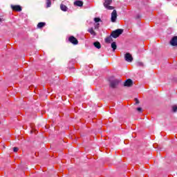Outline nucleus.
Here are the masks:
<instances>
[{
    "instance_id": "obj_12",
    "label": "nucleus",
    "mask_w": 177,
    "mask_h": 177,
    "mask_svg": "<svg viewBox=\"0 0 177 177\" xmlns=\"http://www.w3.org/2000/svg\"><path fill=\"white\" fill-rule=\"evenodd\" d=\"M60 9L63 12H67V10H68V8H67V6H66V5H64V4L60 5Z\"/></svg>"
},
{
    "instance_id": "obj_6",
    "label": "nucleus",
    "mask_w": 177,
    "mask_h": 177,
    "mask_svg": "<svg viewBox=\"0 0 177 177\" xmlns=\"http://www.w3.org/2000/svg\"><path fill=\"white\" fill-rule=\"evenodd\" d=\"M124 59L126 62H133V57H132V55H131V53H127L125 54Z\"/></svg>"
},
{
    "instance_id": "obj_7",
    "label": "nucleus",
    "mask_w": 177,
    "mask_h": 177,
    "mask_svg": "<svg viewBox=\"0 0 177 177\" xmlns=\"http://www.w3.org/2000/svg\"><path fill=\"white\" fill-rule=\"evenodd\" d=\"M132 85H133V82L131 79H128L124 83V86H127L128 88H131V86H132Z\"/></svg>"
},
{
    "instance_id": "obj_13",
    "label": "nucleus",
    "mask_w": 177,
    "mask_h": 177,
    "mask_svg": "<svg viewBox=\"0 0 177 177\" xmlns=\"http://www.w3.org/2000/svg\"><path fill=\"white\" fill-rule=\"evenodd\" d=\"M88 32L93 37H96V32L93 30V28H91L88 30Z\"/></svg>"
},
{
    "instance_id": "obj_19",
    "label": "nucleus",
    "mask_w": 177,
    "mask_h": 177,
    "mask_svg": "<svg viewBox=\"0 0 177 177\" xmlns=\"http://www.w3.org/2000/svg\"><path fill=\"white\" fill-rule=\"evenodd\" d=\"M136 66H137V67H143V63L138 62L136 63Z\"/></svg>"
},
{
    "instance_id": "obj_21",
    "label": "nucleus",
    "mask_w": 177,
    "mask_h": 177,
    "mask_svg": "<svg viewBox=\"0 0 177 177\" xmlns=\"http://www.w3.org/2000/svg\"><path fill=\"white\" fill-rule=\"evenodd\" d=\"M172 110H173L174 113H176V111H177V106L176 105L173 106H172Z\"/></svg>"
},
{
    "instance_id": "obj_10",
    "label": "nucleus",
    "mask_w": 177,
    "mask_h": 177,
    "mask_svg": "<svg viewBox=\"0 0 177 177\" xmlns=\"http://www.w3.org/2000/svg\"><path fill=\"white\" fill-rule=\"evenodd\" d=\"M73 5L75 6H80V7H82V6H84V2L82 1H75L73 3Z\"/></svg>"
},
{
    "instance_id": "obj_18",
    "label": "nucleus",
    "mask_w": 177,
    "mask_h": 177,
    "mask_svg": "<svg viewBox=\"0 0 177 177\" xmlns=\"http://www.w3.org/2000/svg\"><path fill=\"white\" fill-rule=\"evenodd\" d=\"M52 5V1L50 0H46V8H50Z\"/></svg>"
},
{
    "instance_id": "obj_25",
    "label": "nucleus",
    "mask_w": 177,
    "mask_h": 177,
    "mask_svg": "<svg viewBox=\"0 0 177 177\" xmlns=\"http://www.w3.org/2000/svg\"><path fill=\"white\" fill-rule=\"evenodd\" d=\"M137 111L142 113V108H140V107L137 108Z\"/></svg>"
},
{
    "instance_id": "obj_15",
    "label": "nucleus",
    "mask_w": 177,
    "mask_h": 177,
    "mask_svg": "<svg viewBox=\"0 0 177 177\" xmlns=\"http://www.w3.org/2000/svg\"><path fill=\"white\" fill-rule=\"evenodd\" d=\"M45 26H46L45 22H40L37 24V28H43V27H45Z\"/></svg>"
},
{
    "instance_id": "obj_3",
    "label": "nucleus",
    "mask_w": 177,
    "mask_h": 177,
    "mask_svg": "<svg viewBox=\"0 0 177 177\" xmlns=\"http://www.w3.org/2000/svg\"><path fill=\"white\" fill-rule=\"evenodd\" d=\"M111 3H113V0H104V6L108 10H113V9H114V7L111 6H109V5H111Z\"/></svg>"
},
{
    "instance_id": "obj_23",
    "label": "nucleus",
    "mask_w": 177,
    "mask_h": 177,
    "mask_svg": "<svg viewBox=\"0 0 177 177\" xmlns=\"http://www.w3.org/2000/svg\"><path fill=\"white\" fill-rule=\"evenodd\" d=\"M100 26V23L96 24L95 25V29L99 28V26Z\"/></svg>"
},
{
    "instance_id": "obj_16",
    "label": "nucleus",
    "mask_w": 177,
    "mask_h": 177,
    "mask_svg": "<svg viewBox=\"0 0 177 177\" xmlns=\"http://www.w3.org/2000/svg\"><path fill=\"white\" fill-rule=\"evenodd\" d=\"M111 37L112 36H109L105 39V42H106V44H110L111 42H113V38Z\"/></svg>"
},
{
    "instance_id": "obj_24",
    "label": "nucleus",
    "mask_w": 177,
    "mask_h": 177,
    "mask_svg": "<svg viewBox=\"0 0 177 177\" xmlns=\"http://www.w3.org/2000/svg\"><path fill=\"white\" fill-rule=\"evenodd\" d=\"M134 100L136 102V104H139V100L138 98H135Z\"/></svg>"
},
{
    "instance_id": "obj_1",
    "label": "nucleus",
    "mask_w": 177,
    "mask_h": 177,
    "mask_svg": "<svg viewBox=\"0 0 177 177\" xmlns=\"http://www.w3.org/2000/svg\"><path fill=\"white\" fill-rule=\"evenodd\" d=\"M109 86L113 89H115L118 85H120V82H121V80L116 79L114 77H111L109 80Z\"/></svg>"
},
{
    "instance_id": "obj_9",
    "label": "nucleus",
    "mask_w": 177,
    "mask_h": 177,
    "mask_svg": "<svg viewBox=\"0 0 177 177\" xmlns=\"http://www.w3.org/2000/svg\"><path fill=\"white\" fill-rule=\"evenodd\" d=\"M170 44L172 46H177V36H174L170 41Z\"/></svg>"
},
{
    "instance_id": "obj_22",
    "label": "nucleus",
    "mask_w": 177,
    "mask_h": 177,
    "mask_svg": "<svg viewBox=\"0 0 177 177\" xmlns=\"http://www.w3.org/2000/svg\"><path fill=\"white\" fill-rule=\"evenodd\" d=\"M13 151H15V153H17V151H19V148L18 147H14L13 148Z\"/></svg>"
},
{
    "instance_id": "obj_17",
    "label": "nucleus",
    "mask_w": 177,
    "mask_h": 177,
    "mask_svg": "<svg viewBox=\"0 0 177 177\" xmlns=\"http://www.w3.org/2000/svg\"><path fill=\"white\" fill-rule=\"evenodd\" d=\"M111 48H112L113 52L115 50V49H117V44L115 43V41L112 42Z\"/></svg>"
},
{
    "instance_id": "obj_5",
    "label": "nucleus",
    "mask_w": 177,
    "mask_h": 177,
    "mask_svg": "<svg viewBox=\"0 0 177 177\" xmlns=\"http://www.w3.org/2000/svg\"><path fill=\"white\" fill-rule=\"evenodd\" d=\"M111 20L112 23H115L117 21V10H113L112 13H111Z\"/></svg>"
},
{
    "instance_id": "obj_8",
    "label": "nucleus",
    "mask_w": 177,
    "mask_h": 177,
    "mask_svg": "<svg viewBox=\"0 0 177 177\" xmlns=\"http://www.w3.org/2000/svg\"><path fill=\"white\" fill-rule=\"evenodd\" d=\"M11 8L14 12H21L22 8L21 6L17 5V6H11Z\"/></svg>"
},
{
    "instance_id": "obj_2",
    "label": "nucleus",
    "mask_w": 177,
    "mask_h": 177,
    "mask_svg": "<svg viewBox=\"0 0 177 177\" xmlns=\"http://www.w3.org/2000/svg\"><path fill=\"white\" fill-rule=\"evenodd\" d=\"M124 32V30L122 29H117L115 30L112 31L111 33V37L113 38H118L121 34Z\"/></svg>"
},
{
    "instance_id": "obj_4",
    "label": "nucleus",
    "mask_w": 177,
    "mask_h": 177,
    "mask_svg": "<svg viewBox=\"0 0 177 177\" xmlns=\"http://www.w3.org/2000/svg\"><path fill=\"white\" fill-rule=\"evenodd\" d=\"M68 41L71 42V44H73V45H78V39H77L74 36H70Z\"/></svg>"
},
{
    "instance_id": "obj_27",
    "label": "nucleus",
    "mask_w": 177,
    "mask_h": 177,
    "mask_svg": "<svg viewBox=\"0 0 177 177\" xmlns=\"http://www.w3.org/2000/svg\"><path fill=\"white\" fill-rule=\"evenodd\" d=\"M167 1H171V0H167Z\"/></svg>"
},
{
    "instance_id": "obj_14",
    "label": "nucleus",
    "mask_w": 177,
    "mask_h": 177,
    "mask_svg": "<svg viewBox=\"0 0 177 177\" xmlns=\"http://www.w3.org/2000/svg\"><path fill=\"white\" fill-rule=\"evenodd\" d=\"M93 45H94L95 48H97V49H100V48H102V45L100 44V42H99V41L94 42Z\"/></svg>"
},
{
    "instance_id": "obj_26",
    "label": "nucleus",
    "mask_w": 177,
    "mask_h": 177,
    "mask_svg": "<svg viewBox=\"0 0 177 177\" xmlns=\"http://www.w3.org/2000/svg\"><path fill=\"white\" fill-rule=\"evenodd\" d=\"M0 21H2V19L0 18Z\"/></svg>"
},
{
    "instance_id": "obj_11",
    "label": "nucleus",
    "mask_w": 177,
    "mask_h": 177,
    "mask_svg": "<svg viewBox=\"0 0 177 177\" xmlns=\"http://www.w3.org/2000/svg\"><path fill=\"white\" fill-rule=\"evenodd\" d=\"M68 68L69 70H73V68H75L74 67V60L70 61L68 62Z\"/></svg>"
},
{
    "instance_id": "obj_20",
    "label": "nucleus",
    "mask_w": 177,
    "mask_h": 177,
    "mask_svg": "<svg viewBox=\"0 0 177 177\" xmlns=\"http://www.w3.org/2000/svg\"><path fill=\"white\" fill-rule=\"evenodd\" d=\"M94 21L95 23H99V21H102V19H100V18L95 17V18H94Z\"/></svg>"
}]
</instances>
